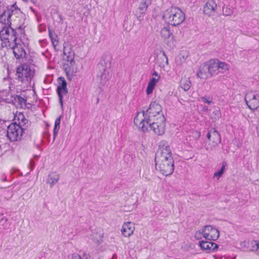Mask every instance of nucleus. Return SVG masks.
I'll return each instance as SVG.
<instances>
[{"label":"nucleus","instance_id":"nucleus-1","mask_svg":"<svg viewBox=\"0 0 259 259\" xmlns=\"http://www.w3.org/2000/svg\"><path fill=\"white\" fill-rule=\"evenodd\" d=\"M165 117L159 104L152 102L146 111L138 112L134 119V123L142 132L152 130L156 134L162 135L165 132Z\"/></svg>","mask_w":259,"mask_h":259},{"label":"nucleus","instance_id":"nucleus-2","mask_svg":"<svg viewBox=\"0 0 259 259\" xmlns=\"http://www.w3.org/2000/svg\"><path fill=\"white\" fill-rule=\"evenodd\" d=\"M163 18L169 24L176 26L184 22L185 20V15L179 8L172 7L164 11Z\"/></svg>","mask_w":259,"mask_h":259},{"label":"nucleus","instance_id":"nucleus-3","mask_svg":"<svg viewBox=\"0 0 259 259\" xmlns=\"http://www.w3.org/2000/svg\"><path fill=\"white\" fill-rule=\"evenodd\" d=\"M19 15H22V12L15 3L12 5H6V8L0 16V22L4 25L10 26L11 22Z\"/></svg>","mask_w":259,"mask_h":259},{"label":"nucleus","instance_id":"nucleus-4","mask_svg":"<svg viewBox=\"0 0 259 259\" xmlns=\"http://www.w3.org/2000/svg\"><path fill=\"white\" fill-rule=\"evenodd\" d=\"M25 130L26 127H22V124H17L16 122L12 123L7 128V137L12 142L20 140Z\"/></svg>","mask_w":259,"mask_h":259},{"label":"nucleus","instance_id":"nucleus-5","mask_svg":"<svg viewBox=\"0 0 259 259\" xmlns=\"http://www.w3.org/2000/svg\"><path fill=\"white\" fill-rule=\"evenodd\" d=\"M18 79L26 84L29 83L32 77L31 70L26 64H23L17 69L16 71Z\"/></svg>","mask_w":259,"mask_h":259},{"label":"nucleus","instance_id":"nucleus-6","mask_svg":"<svg viewBox=\"0 0 259 259\" xmlns=\"http://www.w3.org/2000/svg\"><path fill=\"white\" fill-rule=\"evenodd\" d=\"M0 37L3 41H5L6 45L14 44L17 39L16 32L11 25H5L3 29L0 31Z\"/></svg>","mask_w":259,"mask_h":259},{"label":"nucleus","instance_id":"nucleus-7","mask_svg":"<svg viewBox=\"0 0 259 259\" xmlns=\"http://www.w3.org/2000/svg\"><path fill=\"white\" fill-rule=\"evenodd\" d=\"M207 138L210 143L208 146L205 147V149L207 151H213L215 147L221 143V136L215 128H212L208 133Z\"/></svg>","mask_w":259,"mask_h":259},{"label":"nucleus","instance_id":"nucleus-8","mask_svg":"<svg viewBox=\"0 0 259 259\" xmlns=\"http://www.w3.org/2000/svg\"><path fill=\"white\" fill-rule=\"evenodd\" d=\"M245 101L248 107L254 110L259 107V94L250 91L245 94Z\"/></svg>","mask_w":259,"mask_h":259},{"label":"nucleus","instance_id":"nucleus-9","mask_svg":"<svg viewBox=\"0 0 259 259\" xmlns=\"http://www.w3.org/2000/svg\"><path fill=\"white\" fill-rule=\"evenodd\" d=\"M155 168L163 176L171 175L174 170V162H155Z\"/></svg>","mask_w":259,"mask_h":259},{"label":"nucleus","instance_id":"nucleus-10","mask_svg":"<svg viewBox=\"0 0 259 259\" xmlns=\"http://www.w3.org/2000/svg\"><path fill=\"white\" fill-rule=\"evenodd\" d=\"M202 236L206 240H215L219 237V231L210 225L205 226L202 230Z\"/></svg>","mask_w":259,"mask_h":259},{"label":"nucleus","instance_id":"nucleus-11","mask_svg":"<svg viewBox=\"0 0 259 259\" xmlns=\"http://www.w3.org/2000/svg\"><path fill=\"white\" fill-rule=\"evenodd\" d=\"M172 156L171 152L167 142L161 141L159 145V148L155 154V158L160 157Z\"/></svg>","mask_w":259,"mask_h":259},{"label":"nucleus","instance_id":"nucleus-12","mask_svg":"<svg viewBox=\"0 0 259 259\" xmlns=\"http://www.w3.org/2000/svg\"><path fill=\"white\" fill-rule=\"evenodd\" d=\"M217 5L214 0H207L203 7V14L207 16L214 15Z\"/></svg>","mask_w":259,"mask_h":259},{"label":"nucleus","instance_id":"nucleus-13","mask_svg":"<svg viewBox=\"0 0 259 259\" xmlns=\"http://www.w3.org/2000/svg\"><path fill=\"white\" fill-rule=\"evenodd\" d=\"M22 15H19L15 19L12 21L16 25V29L19 30L21 34L24 33V29L26 27L25 22L26 20V16L22 12Z\"/></svg>","mask_w":259,"mask_h":259},{"label":"nucleus","instance_id":"nucleus-14","mask_svg":"<svg viewBox=\"0 0 259 259\" xmlns=\"http://www.w3.org/2000/svg\"><path fill=\"white\" fill-rule=\"evenodd\" d=\"M59 79L62 81L60 85L57 87V92L59 96V102L61 107H63V95L66 94L68 92L67 89V83L63 77H60Z\"/></svg>","mask_w":259,"mask_h":259},{"label":"nucleus","instance_id":"nucleus-15","mask_svg":"<svg viewBox=\"0 0 259 259\" xmlns=\"http://www.w3.org/2000/svg\"><path fill=\"white\" fill-rule=\"evenodd\" d=\"M6 46L13 49L14 55L16 58L18 59L20 57H25L26 53L21 45L17 44L15 42L14 44L6 45Z\"/></svg>","mask_w":259,"mask_h":259},{"label":"nucleus","instance_id":"nucleus-16","mask_svg":"<svg viewBox=\"0 0 259 259\" xmlns=\"http://www.w3.org/2000/svg\"><path fill=\"white\" fill-rule=\"evenodd\" d=\"M135 224L131 222L124 223L121 230L122 235L125 237H129L135 231Z\"/></svg>","mask_w":259,"mask_h":259},{"label":"nucleus","instance_id":"nucleus-17","mask_svg":"<svg viewBox=\"0 0 259 259\" xmlns=\"http://www.w3.org/2000/svg\"><path fill=\"white\" fill-rule=\"evenodd\" d=\"M64 70L69 79L74 76L77 72V66L75 62L65 63L64 65Z\"/></svg>","mask_w":259,"mask_h":259},{"label":"nucleus","instance_id":"nucleus-18","mask_svg":"<svg viewBox=\"0 0 259 259\" xmlns=\"http://www.w3.org/2000/svg\"><path fill=\"white\" fill-rule=\"evenodd\" d=\"M199 246L201 249L205 250L207 252L214 251L218 248V245L215 243L203 240L199 241Z\"/></svg>","mask_w":259,"mask_h":259},{"label":"nucleus","instance_id":"nucleus-19","mask_svg":"<svg viewBox=\"0 0 259 259\" xmlns=\"http://www.w3.org/2000/svg\"><path fill=\"white\" fill-rule=\"evenodd\" d=\"M205 63L210 76L218 74L219 69L215 60H210Z\"/></svg>","mask_w":259,"mask_h":259},{"label":"nucleus","instance_id":"nucleus-20","mask_svg":"<svg viewBox=\"0 0 259 259\" xmlns=\"http://www.w3.org/2000/svg\"><path fill=\"white\" fill-rule=\"evenodd\" d=\"M156 63L160 68H164L168 65V58L164 51H161L160 54L157 55Z\"/></svg>","mask_w":259,"mask_h":259},{"label":"nucleus","instance_id":"nucleus-21","mask_svg":"<svg viewBox=\"0 0 259 259\" xmlns=\"http://www.w3.org/2000/svg\"><path fill=\"white\" fill-rule=\"evenodd\" d=\"M197 76L201 79H206L210 77L205 63L199 67L197 73Z\"/></svg>","mask_w":259,"mask_h":259},{"label":"nucleus","instance_id":"nucleus-22","mask_svg":"<svg viewBox=\"0 0 259 259\" xmlns=\"http://www.w3.org/2000/svg\"><path fill=\"white\" fill-rule=\"evenodd\" d=\"M60 175L58 174L55 172H51L48 176L47 183L50 185L51 188H52L55 184L58 183Z\"/></svg>","mask_w":259,"mask_h":259},{"label":"nucleus","instance_id":"nucleus-23","mask_svg":"<svg viewBox=\"0 0 259 259\" xmlns=\"http://www.w3.org/2000/svg\"><path fill=\"white\" fill-rule=\"evenodd\" d=\"M92 240L97 244H100L102 241L103 237V231L100 229L95 230L91 235Z\"/></svg>","mask_w":259,"mask_h":259},{"label":"nucleus","instance_id":"nucleus-24","mask_svg":"<svg viewBox=\"0 0 259 259\" xmlns=\"http://www.w3.org/2000/svg\"><path fill=\"white\" fill-rule=\"evenodd\" d=\"M152 0H141L138 11L141 15H144L147 11L148 7L151 4Z\"/></svg>","mask_w":259,"mask_h":259},{"label":"nucleus","instance_id":"nucleus-25","mask_svg":"<svg viewBox=\"0 0 259 259\" xmlns=\"http://www.w3.org/2000/svg\"><path fill=\"white\" fill-rule=\"evenodd\" d=\"M159 80V79L156 78L155 77H152L150 80L146 89V93L148 95L151 94L153 92V91Z\"/></svg>","mask_w":259,"mask_h":259},{"label":"nucleus","instance_id":"nucleus-26","mask_svg":"<svg viewBox=\"0 0 259 259\" xmlns=\"http://www.w3.org/2000/svg\"><path fill=\"white\" fill-rule=\"evenodd\" d=\"M17 119L19 121L18 124H22V127H26V129L28 127L27 123H28L27 120L25 118L24 115L22 113H19L16 114L15 119Z\"/></svg>","mask_w":259,"mask_h":259},{"label":"nucleus","instance_id":"nucleus-27","mask_svg":"<svg viewBox=\"0 0 259 259\" xmlns=\"http://www.w3.org/2000/svg\"><path fill=\"white\" fill-rule=\"evenodd\" d=\"M110 77L111 75L110 74L109 70L107 68H104L103 72L100 75L101 83L105 84Z\"/></svg>","mask_w":259,"mask_h":259},{"label":"nucleus","instance_id":"nucleus-28","mask_svg":"<svg viewBox=\"0 0 259 259\" xmlns=\"http://www.w3.org/2000/svg\"><path fill=\"white\" fill-rule=\"evenodd\" d=\"M63 54L64 56H66V58L64 57V59L66 61V63H73L75 62L74 59V54L73 52H68L67 53V49L64 48Z\"/></svg>","mask_w":259,"mask_h":259},{"label":"nucleus","instance_id":"nucleus-29","mask_svg":"<svg viewBox=\"0 0 259 259\" xmlns=\"http://www.w3.org/2000/svg\"><path fill=\"white\" fill-rule=\"evenodd\" d=\"M161 35L164 39H168L172 36V33L170 31L168 27H164L161 30Z\"/></svg>","mask_w":259,"mask_h":259},{"label":"nucleus","instance_id":"nucleus-30","mask_svg":"<svg viewBox=\"0 0 259 259\" xmlns=\"http://www.w3.org/2000/svg\"><path fill=\"white\" fill-rule=\"evenodd\" d=\"M191 83L189 79H182L181 81V86L182 88L185 91L189 90L191 87Z\"/></svg>","mask_w":259,"mask_h":259},{"label":"nucleus","instance_id":"nucleus-31","mask_svg":"<svg viewBox=\"0 0 259 259\" xmlns=\"http://www.w3.org/2000/svg\"><path fill=\"white\" fill-rule=\"evenodd\" d=\"M60 121H61V116L58 117L55 120V125H54V138L53 141H54L56 136H57L59 128H60Z\"/></svg>","mask_w":259,"mask_h":259},{"label":"nucleus","instance_id":"nucleus-32","mask_svg":"<svg viewBox=\"0 0 259 259\" xmlns=\"http://www.w3.org/2000/svg\"><path fill=\"white\" fill-rule=\"evenodd\" d=\"M215 60L218 65V69H221L224 71L229 70V66L228 64L223 62H221L218 59H215Z\"/></svg>","mask_w":259,"mask_h":259},{"label":"nucleus","instance_id":"nucleus-33","mask_svg":"<svg viewBox=\"0 0 259 259\" xmlns=\"http://www.w3.org/2000/svg\"><path fill=\"white\" fill-rule=\"evenodd\" d=\"M168 160L170 162H174V159L172 156H166L160 157L159 158H155V162H168Z\"/></svg>","mask_w":259,"mask_h":259},{"label":"nucleus","instance_id":"nucleus-34","mask_svg":"<svg viewBox=\"0 0 259 259\" xmlns=\"http://www.w3.org/2000/svg\"><path fill=\"white\" fill-rule=\"evenodd\" d=\"M185 60L186 58L185 56L181 55L178 56L176 59V63L179 65H180L182 62H185Z\"/></svg>","mask_w":259,"mask_h":259},{"label":"nucleus","instance_id":"nucleus-35","mask_svg":"<svg viewBox=\"0 0 259 259\" xmlns=\"http://www.w3.org/2000/svg\"><path fill=\"white\" fill-rule=\"evenodd\" d=\"M68 259H82V258L79 254L73 253L68 256Z\"/></svg>","mask_w":259,"mask_h":259},{"label":"nucleus","instance_id":"nucleus-36","mask_svg":"<svg viewBox=\"0 0 259 259\" xmlns=\"http://www.w3.org/2000/svg\"><path fill=\"white\" fill-rule=\"evenodd\" d=\"M223 11L224 15L226 16H230L232 14V10L230 8H223Z\"/></svg>","mask_w":259,"mask_h":259},{"label":"nucleus","instance_id":"nucleus-37","mask_svg":"<svg viewBox=\"0 0 259 259\" xmlns=\"http://www.w3.org/2000/svg\"><path fill=\"white\" fill-rule=\"evenodd\" d=\"M201 100L204 103H207L209 105L211 104V103H212V100L209 97H206V96L203 97L201 98Z\"/></svg>","mask_w":259,"mask_h":259},{"label":"nucleus","instance_id":"nucleus-38","mask_svg":"<svg viewBox=\"0 0 259 259\" xmlns=\"http://www.w3.org/2000/svg\"><path fill=\"white\" fill-rule=\"evenodd\" d=\"M49 35L53 46L56 47L58 44V40L56 39V38L53 36V35L50 32V31L49 32Z\"/></svg>","mask_w":259,"mask_h":259},{"label":"nucleus","instance_id":"nucleus-39","mask_svg":"<svg viewBox=\"0 0 259 259\" xmlns=\"http://www.w3.org/2000/svg\"><path fill=\"white\" fill-rule=\"evenodd\" d=\"M193 136L195 137L196 139H198L200 136V132L195 131L192 133Z\"/></svg>","mask_w":259,"mask_h":259},{"label":"nucleus","instance_id":"nucleus-40","mask_svg":"<svg viewBox=\"0 0 259 259\" xmlns=\"http://www.w3.org/2000/svg\"><path fill=\"white\" fill-rule=\"evenodd\" d=\"M201 235H202V230L198 231L196 232V233L195 234V237L196 239H200L201 238Z\"/></svg>","mask_w":259,"mask_h":259},{"label":"nucleus","instance_id":"nucleus-41","mask_svg":"<svg viewBox=\"0 0 259 259\" xmlns=\"http://www.w3.org/2000/svg\"><path fill=\"white\" fill-rule=\"evenodd\" d=\"M18 102L21 104H25V103H26V100L22 98V97H18Z\"/></svg>","mask_w":259,"mask_h":259},{"label":"nucleus","instance_id":"nucleus-42","mask_svg":"<svg viewBox=\"0 0 259 259\" xmlns=\"http://www.w3.org/2000/svg\"><path fill=\"white\" fill-rule=\"evenodd\" d=\"M222 164V167H221L220 170L222 172H224V171L225 170L226 167L227 166V162H226V161H223Z\"/></svg>","mask_w":259,"mask_h":259},{"label":"nucleus","instance_id":"nucleus-43","mask_svg":"<svg viewBox=\"0 0 259 259\" xmlns=\"http://www.w3.org/2000/svg\"><path fill=\"white\" fill-rule=\"evenodd\" d=\"M223 172H222L220 170L214 173V177H218V178H219L220 177H221V176L223 175Z\"/></svg>","mask_w":259,"mask_h":259},{"label":"nucleus","instance_id":"nucleus-44","mask_svg":"<svg viewBox=\"0 0 259 259\" xmlns=\"http://www.w3.org/2000/svg\"><path fill=\"white\" fill-rule=\"evenodd\" d=\"M152 75L157 77L156 78H158L160 79V76L156 71H154V72L152 74Z\"/></svg>","mask_w":259,"mask_h":259},{"label":"nucleus","instance_id":"nucleus-45","mask_svg":"<svg viewBox=\"0 0 259 259\" xmlns=\"http://www.w3.org/2000/svg\"><path fill=\"white\" fill-rule=\"evenodd\" d=\"M88 256L89 255H87L85 253H83V256L82 259H89Z\"/></svg>","mask_w":259,"mask_h":259},{"label":"nucleus","instance_id":"nucleus-46","mask_svg":"<svg viewBox=\"0 0 259 259\" xmlns=\"http://www.w3.org/2000/svg\"><path fill=\"white\" fill-rule=\"evenodd\" d=\"M213 113H214L215 114H216V115H217V114H218V115H219V114H220V111H218V110H217V111H214Z\"/></svg>","mask_w":259,"mask_h":259},{"label":"nucleus","instance_id":"nucleus-47","mask_svg":"<svg viewBox=\"0 0 259 259\" xmlns=\"http://www.w3.org/2000/svg\"><path fill=\"white\" fill-rule=\"evenodd\" d=\"M257 248L259 249V241L256 243Z\"/></svg>","mask_w":259,"mask_h":259},{"label":"nucleus","instance_id":"nucleus-48","mask_svg":"<svg viewBox=\"0 0 259 259\" xmlns=\"http://www.w3.org/2000/svg\"><path fill=\"white\" fill-rule=\"evenodd\" d=\"M141 17V15H140L139 16H138V18L139 19H140Z\"/></svg>","mask_w":259,"mask_h":259},{"label":"nucleus","instance_id":"nucleus-49","mask_svg":"<svg viewBox=\"0 0 259 259\" xmlns=\"http://www.w3.org/2000/svg\"><path fill=\"white\" fill-rule=\"evenodd\" d=\"M23 1H25V2H27L28 1V0H23Z\"/></svg>","mask_w":259,"mask_h":259}]
</instances>
